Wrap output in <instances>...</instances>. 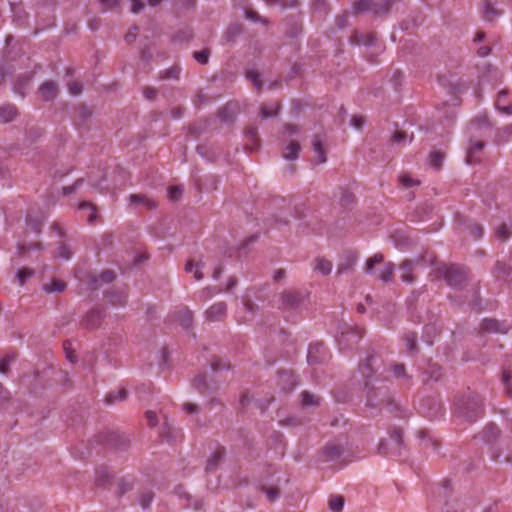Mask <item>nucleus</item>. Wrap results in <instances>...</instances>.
<instances>
[{
	"label": "nucleus",
	"mask_w": 512,
	"mask_h": 512,
	"mask_svg": "<svg viewBox=\"0 0 512 512\" xmlns=\"http://www.w3.org/2000/svg\"><path fill=\"white\" fill-rule=\"evenodd\" d=\"M455 405L457 415L470 423L477 421L484 415L483 398L473 391L468 390L464 393Z\"/></svg>",
	"instance_id": "1"
},
{
	"label": "nucleus",
	"mask_w": 512,
	"mask_h": 512,
	"mask_svg": "<svg viewBox=\"0 0 512 512\" xmlns=\"http://www.w3.org/2000/svg\"><path fill=\"white\" fill-rule=\"evenodd\" d=\"M435 272L438 277H443L449 286L456 289H461L468 278L466 269L458 264L442 263Z\"/></svg>",
	"instance_id": "2"
},
{
	"label": "nucleus",
	"mask_w": 512,
	"mask_h": 512,
	"mask_svg": "<svg viewBox=\"0 0 512 512\" xmlns=\"http://www.w3.org/2000/svg\"><path fill=\"white\" fill-rule=\"evenodd\" d=\"M364 330L359 327H353L348 323H342L338 327L336 341L341 350L351 349L359 343L363 337Z\"/></svg>",
	"instance_id": "3"
},
{
	"label": "nucleus",
	"mask_w": 512,
	"mask_h": 512,
	"mask_svg": "<svg viewBox=\"0 0 512 512\" xmlns=\"http://www.w3.org/2000/svg\"><path fill=\"white\" fill-rule=\"evenodd\" d=\"M375 361L374 354H368L365 358V360L361 361L359 363V371L362 374L364 378V384L367 389V404L368 405H378L379 402H374L376 398V390L378 387H375L372 382L371 378L375 373L373 363Z\"/></svg>",
	"instance_id": "4"
},
{
	"label": "nucleus",
	"mask_w": 512,
	"mask_h": 512,
	"mask_svg": "<svg viewBox=\"0 0 512 512\" xmlns=\"http://www.w3.org/2000/svg\"><path fill=\"white\" fill-rule=\"evenodd\" d=\"M403 446V431L394 427L389 430V442L381 440L378 444V452L384 455L401 456Z\"/></svg>",
	"instance_id": "5"
},
{
	"label": "nucleus",
	"mask_w": 512,
	"mask_h": 512,
	"mask_svg": "<svg viewBox=\"0 0 512 512\" xmlns=\"http://www.w3.org/2000/svg\"><path fill=\"white\" fill-rule=\"evenodd\" d=\"M435 262V257H431L429 259L426 258V255H421L416 259H405L401 262L399 269L401 271V280L405 283L411 284L415 281V276L413 274L415 268L423 263H428L429 265H433Z\"/></svg>",
	"instance_id": "6"
},
{
	"label": "nucleus",
	"mask_w": 512,
	"mask_h": 512,
	"mask_svg": "<svg viewBox=\"0 0 512 512\" xmlns=\"http://www.w3.org/2000/svg\"><path fill=\"white\" fill-rule=\"evenodd\" d=\"M306 294L297 289H286L280 294V309L298 310L305 302Z\"/></svg>",
	"instance_id": "7"
},
{
	"label": "nucleus",
	"mask_w": 512,
	"mask_h": 512,
	"mask_svg": "<svg viewBox=\"0 0 512 512\" xmlns=\"http://www.w3.org/2000/svg\"><path fill=\"white\" fill-rule=\"evenodd\" d=\"M419 412L422 416L435 419L442 415L443 404L437 396H426L420 400Z\"/></svg>",
	"instance_id": "8"
},
{
	"label": "nucleus",
	"mask_w": 512,
	"mask_h": 512,
	"mask_svg": "<svg viewBox=\"0 0 512 512\" xmlns=\"http://www.w3.org/2000/svg\"><path fill=\"white\" fill-rule=\"evenodd\" d=\"M374 402H379L378 405H371L372 407H380L385 405L390 413L397 412L396 416L405 417L406 413L401 409L400 405L390 396L389 390L386 386H380L376 390V398Z\"/></svg>",
	"instance_id": "9"
},
{
	"label": "nucleus",
	"mask_w": 512,
	"mask_h": 512,
	"mask_svg": "<svg viewBox=\"0 0 512 512\" xmlns=\"http://www.w3.org/2000/svg\"><path fill=\"white\" fill-rule=\"evenodd\" d=\"M192 387L201 395L209 396L215 393L219 386L212 381H208L205 373L198 374L191 383Z\"/></svg>",
	"instance_id": "10"
},
{
	"label": "nucleus",
	"mask_w": 512,
	"mask_h": 512,
	"mask_svg": "<svg viewBox=\"0 0 512 512\" xmlns=\"http://www.w3.org/2000/svg\"><path fill=\"white\" fill-rule=\"evenodd\" d=\"M99 437L107 445L117 450H126L129 447L130 441L128 437L122 433L111 431L107 432L105 435H100Z\"/></svg>",
	"instance_id": "11"
},
{
	"label": "nucleus",
	"mask_w": 512,
	"mask_h": 512,
	"mask_svg": "<svg viewBox=\"0 0 512 512\" xmlns=\"http://www.w3.org/2000/svg\"><path fill=\"white\" fill-rule=\"evenodd\" d=\"M327 359V351L323 343L310 344L307 361L311 365L321 364Z\"/></svg>",
	"instance_id": "12"
},
{
	"label": "nucleus",
	"mask_w": 512,
	"mask_h": 512,
	"mask_svg": "<svg viewBox=\"0 0 512 512\" xmlns=\"http://www.w3.org/2000/svg\"><path fill=\"white\" fill-rule=\"evenodd\" d=\"M102 319L103 309L93 308L82 319L81 325L87 329H95L100 326Z\"/></svg>",
	"instance_id": "13"
},
{
	"label": "nucleus",
	"mask_w": 512,
	"mask_h": 512,
	"mask_svg": "<svg viewBox=\"0 0 512 512\" xmlns=\"http://www.w3.org/2000/svg\"><path fill=\"white\" fill-rule=\"evenodd\" d=\"M116 279V273L113 270L107 269L102 271L99 275L89 276V285L93 289H98L102 284L112 283Z\"/></svg>",
	"instance_id": "14"
},
{
	"label": "nucleus",
	"mask_w": 512,
	"mask_h": 512,
	"mask_svg": "<svg viewBox=\"0 0 512 512\" xmlns=\"http://www.w3.org/2000/svg\"><path fill=\"white\" fill-rule=\"evenodd\" d=\"M277 385L283 392L290 393L297 385L296 377L290 371H279Z\"/></svg>",
	"instance_id": "15"
},
{
	"label": "nucleus",
	"mask_w": 512,
	"mask_h": 512,
	"mask_svg": "<svg viewBox=\"0 0 512 512\" xmlns=\"http://www.w3.org/2000/svg\"><path fill=\"white\" fill-rule=\"evenodd\" d=\"M343 453V448L335 442H328L322 448V456L326 461L330 462L339 460L342 457Z\"/></svg>",
	"instance_id": "16"
},
{
	"label": "nucleus",
	"mask_w": 512,
	"mask_h": 512,
	"mask_svg": "<svg viewBox=\"0 0 512 512\" xmlns=\"http://www.w3.org/2000/svg\"><path fill=\"white\" fill-rule=\"evenodd\" d=\"M39 93L43 100L52 101L58 95V85L54 81H46L39 88Z\"/></svg>",
	"instance_id": "17"
},
{
	"label": "nucleus",
	"mask_w": 512,
	"mask_h": 512,
	"mask_svg": "<svg viewBox=\"0 0 512 512\" xmlns=\"http://www.w3.org/2000/svg\"><path fill=\"white\" fill-rule=\"evenodd\" d=\"M226 309L227 307L224 302H217L206 311V317L210 321L222 320L226 315Z\"/></svg>",
	"instance_id": "18"
},
{
	"label": "nucleus",
	"mask_w": 512,
	"mask_h": 512,
	"mask_svg": "<svg viewBox=\"0 0 512 512\" xmlns=\"http://www.w3.org/2000/svg\"><path fill=\"white\" fill-rule=\"evenodd\" d=\"M129 202L131 206L139 207L143 206L147 210H152L156 208V203L152 199L148 198L143 194H131L129 196Z\"/></svg>",
	"instance_id": "19"
},
{
	"label": "nucleus",
	"mask_w": 512,
	"mask_h": 512,
	"mask_svg": "<svg viewBox=\"0 0 512 512\" xmlns=\"http://www.w3.org/2000/svg\"><path fill=\"white\" fill-rule=\"evenodd\" d=\"M501 430L494 423H489L485 426L483 431L480 433L482 441L487 444L493 443L500 436Z\"/></svg>",
	"instance_id": "20"
},
{
	"label": "nucleus",
	"mask_w": 512,
	"mask_h": 512,
	"mask_svg": "<svg viewBox=\"0 0 512 512\" xmlns=\"http://www.w3.org/2000/svg\"><path fill=\"white\" fill-rule=\"evenodd\" d=\"M357 262V255L348 252L341 263H339L337 267V275L347 274L351 272L356 265Z\"/></svg>",
	"instance_id": "21"
},
{
	"label": "nucleus",
	"mask_w": 512,
	"mask_h": 512,
	"mask_svg": "<svg viewBox=\"0 0 512 512\" xmlns=\"http://www.w3.org/2000/svg\"><path fill=\"white\" fill-rule=\"evenodd\" d=\"M480 330L484 333H505L503 324L496 319L487 318L482 320Z\"/></svg>",
	"instance_id": "22"
},
{
	"label": "nucleus",
	"mask_w": 512,
	"mask_h": 512,
	"mask_svg": "<svg viewBox=\"0 0 512 512\" xmlns=\"http://www.w3.org/2000/svg\"><path fill=\"white\" fill-rule=\"evenodd\" d=\"M484 147H485V143L483 141H481V140H477V141H474V142L471 141L470 147L467 150V155H466V158H465L466 163H468V164L479 163L480 160L475 155L477 153L481 152Z\"/></svg>",
	"instance_id": "23"
},
{
	"label": "nucleus",
	"mask_w": 512,
	"mask_h": 512,
	"mask_svg": "<svg viewBox=\"0 0 512 512\" xmlns=\"http://www.w3.org/2000/svg\"><path fill=\"white\" fill-rule=\"evenodd\" d=\"M107 301L114 306H124L127 302L126 295L116 289H110L105 292Z\"/></svg>",
	"instance_id": "24"
},
{
	"label": "nucleus",
	"mask_w": 512,
	"mask_h": 512,
	"mask_svg": "<svg viewBox=\"0 0 512 512\" xmlns=\"http://www.w3.org/2000/svg\"><path fill=\"white\" fill-rule=\"evenodd\" d=\"M245 136L247 139L246 148L248 150L253 151L260 147L257 127H249L245 132Z\"/></svg>",
	"instance_id": "25"
},
{
	"label": "nucleus",
	"mask_w": 512,
	"mask_h": 512,
	"mask_svg": "<svg viewBox=\"0 0 512 512\" xmlns=\"http://www.w3.org/2000/svg\"><path fill=\"white\" fill-rule=\"evenodd\" d=\"M204 262L202 260L194 261L193 259H190L185 264V272L191 273L194 272V279L196 281H200L203 279L204 275L201 271V269L204 267Z\"/></svg>",
	"instance_id": "26"
},
{
	"label": "nucleus",
	"mask_w": 512,
	"mask_h": 512,
	"mask_svg": "<svg viewBox=\"0 0 512 512\" xmlns=\"http://www.w3.org/2000/svg\"><path fill=\"white\" fill-rule=\"evenodd\" d=\"M312 147H313L314 152L317 154L316 162L318 164L325 163L327 160L326 152L324 149L323 140L320 137V135H318V134L314 135L313 140H312Z\"/></svg>",
	"instance_id": "27"
},
{
	"label": "nucleus",
	"mask_w": 512,
	"mask_h": 512,
	"mask_svg": "<svg viewBox=\"0 0 512 512\" xmlns=\"http://www.w3.org/2000/svg\"><path fill=\"white\" fill-rule=\"evenodd\" d=\"M32 75H23L18 78L17 82L14 85V92L20 95L22 98L26 95V91L29 87Z\"/></svg>",
	"instance_id": "28"
},
{
	"label": "nucleus",
	"mask_w": 512,
	"mask_h": 512,
	"mask_svg": "<svg viewBox=\"0 0 512 512\" xmlns=\"http://www.w3.org/2000/svg\"><path fill=\"white\" fill-rule=\"evenodd\" d=\"M301 404L303 407H317L320 405L321 398L309 391H303L300 394Z\"/></svg>",
	"instance_id": "29"
},
{
	"label": "nucleus",
	"mask_w": 512,
	"mask_h": 512,
	"mask_svg": "<svg viewBox=\"0 0 512 512\" xmlns=\"http://www.w3.org/2000/svg\"><path fill=\"white\" fill-rule=\"evenodd\" d=\"M17 116V108L12 104L0 106V118L3 122H10Z\"/></svg>",
	"instance_id": "30"
},
{
	"label": "nucleus",
	"mask_w": 512,
	"mask_h": 512,
	"mask_svg": "<svg viewBox=\"0 0 512 512\" xmlns=\"http://www.w3.org/2000/svg\"><path fill=\"white\" fill-rule=\"evenodd\" d=\"M483 8V17L487 21H493L501 14V12L493 6V3L490 0L483 1Z\"/></svg>",
	"instance_id": "31"
},
{
	"label": "nucleus",
	"mask_w": 512,
	"mask_h": 512,
	"mask_svg": "<svg viewBox=\"0 0 512 512\" xmlns=\"http://www.w3.org/2000/svg\"><path fill=\"white\" fill-rule=\"evenodd\" d=\"M512 136V124L506 125L501 129H498L495 135L494 142L497 145L504 144L508 142L510 137Z\"/></svg>",
	"instance_id": "32"
},
{
	"label": "nucleus",
	"mask_w": 512,
	"mask_h": 512,
	"mask_svg": "<svg viewBox=\"0 0 512 512\" xmlns=\"http://www.w3.org/2000/svg\"><path fill=\"white\" fill-rule=\"evenodd\" d=\"M242 31H243V27L241 24H239V23L231 24V25H229V27L227 28V30L224 33V39L227 42H233V41H235V39L237 37H239L241 35Z\"/></svg>",
	"instance_id": "33"
},
{
	"label": "nucleus",
	"mask_w": 512,
	"mask_h": 512,
	"mask_svg": "<svg viewBox=\"0 0 512 512\" xmlns=\"http://www.w3.org/2000/svg\"><path fill=\"white\" fill-rule=\"evenodd\" d=\"M219 118L224 122H231L235 117V105L228 103L218 111Z\"/></svg>",
	"instance_id": "34"
},
{
	"label": "nucleus",
	"mask_w": 512,
	"mask_h": 512,
	"mask_svg": "<svg viewBox=\"0 0 512 512\" xmlns=\"http://www.w3.org/2000/svg\"><path fill=\"white\" fill-rule=\"evenodd\" d=\"M424 375L427 376L424 379L425 381H428V380L438 381L439 379H441V377L443 375L442 368L435 363L429 364L427 369L424 371Z\"/></svg>",
	"instance_id": "35"
},
{
	"label": "nucleus",
	"mask_w": 512,
	"mask_h": 512,
	"mask_svg": "<svg viewBox=\"0 0 512 512\" xmlns=\"http://www.w3.org/2000/svg\"><path fill=\"white\" fill-rule=\"evenodd\" d=\"M394 0H380V2L374 3L373 14L375 16L386 15L390 12V8Z\"/></svg>",
	"instance_id": "36"
},
{
	"label": "nucleus",
	"mask_w": 512,
	"mask_h": 512,
	"mask_svg": "<svg viewBox=\"0 0 512 512\" xmlns=\"http://www.w3.org/2000/svg\"><path fill=\"white\" fill-rule=\"evenodd\" d=\"M406 348L410 354H416L419 352L417 345V334L415 332H408L404 336Z\"/></svg>",
	"instance_id": "37"
},
{
	"label": "nucleus",
	"mask_w": 512,
	"mask_h": 512,
	"mask_svg": "<svg viewBox=\"0 0 512 512\" xmlns=\"http://www.w3.org/2000/svg\"><path fill=\"white\" fill-rule=\"evenodd\" d=\"M374 3L375 2L373 0H357L353 4V12L354 14L368 11L373 13Z\"/></svg>",
	"instance_id": "38"
},
{
	"label": "nucleus",
	"mask_w": 512,
	"mask_h": 512,
	"mask_svg": "<svg viewBox=\"0 0 512 512\" xmlns=\"http://www.w3.org/2000/svg\"><path fill=\"white\" fill-rule=\"evenodd\" d=\"M314 270L322 275H328L332 270V263L323 257H317L315 259Z\"/></svg>",
	"instance_id": "39"
},
{
	"label": "nucleus",
	"mask_w": 512,
	"mask_h": 512,
	"mask_svg": "<svg viewBox=\"0 0 512 512\" xmlns=\"http://www.w3.org/2000/svg\"><path fill=\"white\" fill-rule=\"evenodd\" d=\"M439 333L440 329L435 324H427L424 327L422 338L428 345H432L434 337Z\"/></svg>",
	"instance_id": "40"
},
{
	"label": "nucleus",
	"mask_w": 512,
	"mask_h": 512,
	"mask_svg": "<svg viewBox=\"0 0 512 512\" xmlns=\"http://www.w3.org/2000/svg\"><path fill=\"white\" fill-rule=\"evenodd\" d=\"M299 152L300 144L297 141H291L285 148L283 157L287 160H295L298 157Z\"/></svg>",
	"instance_id": "41"
},
{
	"label": "nucleus",
	"mask_w": 512,
	"mask_h": 512,
	"mask_svg": "<svg viewBox=\"0 0 512 512\" xmlns=\"http://www.w3.org/2000/svg\"><path fill=\"white\" fill-rule=\"evenodd\" d=\"M67 287V284L60 279H53L50 284H45L43 289L47 293L63 292Z\"/></svg>",
	"instance_id": "42"
},
{
	"label": "nucleus",
	"mask_w": 512,
	"mask_h": 512,
	"mask_svg": "<svg viewBox=\"0 0 512 512\" xmlns=\"http://www.w3.org/2000/svg\"><path fill=\"white\" fill-rule=\"evenodd\" d=\"M225 454L224 448L217 449L213 455L207 460V470H213L221 462Z\"/></svg>",
	"instance_id": "43"
},
{
	"label": "nucleus",
	"mask_w": 512,
	"mask_h": 512,
	"mask_svg": "<svg viewBox=\"0 0 512 512\" xmlns=\"http://www.w3.org/2000/svg\"><path fill=\"white\" fill-rule=\"evenodd\" d=\"M511 271L512 269L508 264L502 261H497L493 269V274L497 278H501L509 276L511 274Z\"/></svg>",
	"instance_id": "44"
},
{
	"label": "nucleus",
	"mask_w": 512,
	"mask_h": 512,
	"mask_svg": "<svg viewBox=\"0 0 512 512\" xmlns=\"http://www.w3.org/2000/svg\"><path fill=\"white\" fill-rule=\"evenodd\" d=\"M344 497L341 495H333L330 497L328 505L332 512H341L344 506Z\"/></svg>",
	"instance_id": "45"
},
{
	"label": "nucleus",
	"mask_w": 512,
	"mask_h": 512,
	"mask_svg": "<svg viewBox=\"0 0 512 512\" xmlns=\"http://www.w3.org/2000/svg\"><path fill=\"white\" fill-rule=\"evenodd\" d=\"M35 275V270L28 267H23L16 273L18 283L22 286L25 282Z\"/></svg>",
	"instance_id": "46"
},
{
	"label": "nucleus",
	"mask_w": 512,
	"mask_h": 512,
	"mask_svg": "<svg viewBox=\"0 0 512 512\" xmlns=\"http://www.w3.org/2000/svg\"><path fill=\"white\" fill-rule=\"evenodd\" d=\"M354 42L357 45L372 46L376 42V37L374 34H356L354 37Z\"/></svg>",
	"instance_id": "47"
},
{
	"label": "nucleus",
	"mask_w": 512,
	"mask_h": 512,
	"mask_svg": "<svg viewBox=\"0 0 512 512\" xmlns=\"http://www.w3.org/2000/svg\"><path fill=\"white\" fill-rule=\"evenodd\" d=\"M127 397V390L126 389H120L117 392H110L105 397V402L107 404H114L117 401L125 400Z\"/></svg>",
	"instance_id": "48"
},
{
	"label": "nucleus",
	"mask_w": 512,
	"mask_h": 512,
	"mask_svg": "<svg viewBox=\"0 0 512 512\" xmlns=\"http://www.w3.org/2000/svg\"><path fill=\"white\" fill-rule=\"evenodd\" d=\"M395 264L388 262L385 264L383 270L379 273L378 277L384 282L392 281Z\"/></svg>",
	"instance_id": "49"
},
{
	"label": "nucleus",
	"mask_w": 512,
	"mask_h": 512,
	"mask_svg": "<svg viewBox=\"0 0 512 512\" xmlns=\"http://www.w3.org/2000/svg\"><path fill=\"white\" fill-rule=\"evenodd\" d=\"M109 481V471L107 467H100L96 469V485L105 486Z\"/></svg>",
	"instance_id": "50"
},
{
	"label": "nucleus",
	"mask_w": 512,
	"mask_h": 512,
	"mask_svg": "<svg viewBox=\"0 0 512 512\" xmlns=\"http://www.w3.org/2000/svg\"><path fill=\"white\" fill-rule=\"evenodd\" d=\"M444 154L441 151H432L429 154L430 165L436 169L442 166Z\"/></svg>",
	"instance_id": "51"
},
{
	"label": "nucleus",
	"mask_w": 512,
	"mask_h": 512,
	"mask_svg": "<svg viewBox=\"0 0 512 512\" xmlns=\"http://www.w3.org/2000/svg\"><path fill=\"white\" fill-rule=\"evenodd\" d=\"M79 209L81 210H90V214L88 216V222L90 224H93L97 218V214H96V207L95 205H93L92 203L88 202V201H83L79 204Z\"/></svg>",
	"instance_id": "52"
},
{
	"label": "nucleus",
	"mask_w": 512,
	"mask_h": 512,
	"mask_svg": "<svg viewBox=\"0 0 512 512\" xmlns=\"http://www.w3.org/2000/svg\"><path fill=\"white\" fill-rule=\"evenodd\" d=\"M210 49L205 48L201 51H195L193 58L200 64L206 65L209 62Z\"/></svg>",
	"instance_id": "53"
},
{
	"label": "nucleus",
	"mask_w": 512,
	"mask_h": 512,
	"mask_svg": "<svg viewBox=\"0 0 512 512\" xmlns=\"http://www.w3.org/2000/svg\"><path fill=\"white\" fill-rule=\"evenodd\" d=\"M502 383L504 385L505 393L512 397V376L510 372L504 370L502 373Z\"/></svg>",
	"instance_id": "54"
},
{
	"label": "nucleus",
	"mask_w": 512,
	"mask_h": 512,
	"mask_svg": "<svg viewBox=\"0 0 512 512\" xmlns=\"http://www.w3.org/2000/svg\"><path fill=\"white\" fill-rule=\"evenodd\" d=\"M154 498V493L152 490H145L140 495V505L142 508L147 509L149 508L152 500Z\"/></svg>",
	"instance_id": "55"
},
{
	"label": "nucleus",
	"mask_w": 512,
	"mask_h": 512,
	"mask_svg": "<svg viewBox=\"0 0 512 512\" xmlns=\"http://www.w3.org/2000/svg\"><path fill=\"white\" fill-rule=\"evenodd\" d=\"M279 108H280L279 104H276L274 108H269L267 105L263 104L260 108V116L263 119H267L272 116H275V115H277Z\"/></svg>",
	"instance_id": "56"
},
{
	"label": "nucleus",
	"mask_w": 512,
	"mask_h": 512,
	"mask_svg": "<svg viewBox=\"0 0 512 512\" xmlns=\"http://www.w3.org/2000/svg\"><path fill=\"white\" fill-rule=\"evenodd\" d=\"M246 77L253 83L254 87L257 90H261L262 88V81L260 79V75L255 70H249L246 73Z\"/></svg>",
	"instance_id": "57"
},
{
	"label": "nucleus",
	"mask_w": 512,
	"mask_h": 512,
	"mask_svg": "<svg viewBox=\"0 0 512 512\" xmlns=\"http://www.w3.org/2000/svg\"><path fill=\"white\" fill-rule=\"evenodd\" d=\"M383 262V255L380 253L375 254L373 257L366 261L365 271L368 273L372 272L374 265Z\"/></svg>",
	"instance_id": "58"
},
{
	"label": "nucleus",
	"mask_w": 512,
	"mask_h": 512,
	"mask_svg": "<svg viewBox=\"0 0 512 512\" xmlns=\"http://www.w3.org/2000/svg\"><path fill=\"white\" fill-rule=\"evenodd\" d=\"M261 491H263L266 494L267 498L270 501L276 500L280 495V489L277 487L262 486Z\"/></svg>",
	"instance_id": "59"
},
{
	"label": "nucleus",
	"mask_w": 512,
	"mask_h": 512,
	"mask_svg": "<svg viewBox=\"0 0 512 512\" xmlns=\"http://www.w3.org/2000/svg\"><path fill=\"white\" fill-rule=\"evenodd\" d=\"M15 360L14 355H6L0 360V373L7 374L9 371V365Z\"/></svg>",
	"instance_id": "60"
},
{
	"label": "nucleus",
	"mask_w": 512,
	"mask_h": 512,
	"mask_svg": "<svg viewBox=\"0 0 512 512\" xmlns=\"http://www.w3.org/2000/svg\"><path fill=\"white\" fill-rule=\"evenodd\" d=\"M102 11H112L120 5L121 0H99Z\"/></svg>",
	"instance_id": "61"
},
{
	"label": "nucleus",
	"mask_w": 512,
	"mask_h": 512,
	"mask_svg": "<svg viewBox=\"0 0 512 512\" xmlns=\"http://www.w3.org/2000/svg\"><path fill=\"white\" fill-rule=\"evenodd\" d=\"M58 256L65 259V260H68L71 258L72 256V251L70 249V247L64 243V242H61L59 247H58Z\"/></svg>",
	"instance_id": "62"
},
{
	"label": "nucleus",
	"mask_w": 512,
	"mask_h": 512,
	"mask_svg": "<svg viewBox=\"0 0 512 512\" xmlns=\"http://www.w3.org/2000/svg\"><path fill=\"white\" fill-rule=\"evenodd\" d=\"M183 193V188L181 186H171L168 188V196L172 201H177Z\"/></svg>",
	"instance_id": "63"
},
{
	"label": "nucleus",
	"mask_w": 512,
	"mask_h": 512,
	"mask_svg": "<svg viewBox=\"0 0 512 512\" xmlns=\"http://www.w3.org/2000/svg\"><path fill=\"white\" fill-rule=\"evenodd\" d=\"M510 236V232L508 227L505 224H501L496 229V237L500 239L501 241H506Z\"/></svg>",
	"instance_id": "64"
}]
</instances>
